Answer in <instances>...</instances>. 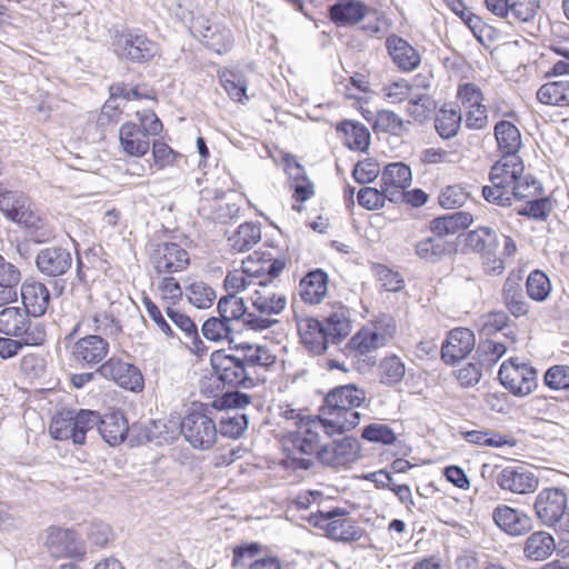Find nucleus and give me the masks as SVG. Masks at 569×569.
I'll use <instances>...</instances> for the list:
<instances>
[{"instance_id": "1", "label": "nucleus", "mask_w": 569, "mask_h": 569, "mask_svg": "<svg viewBox=\"0 0 569 569\" xmlns=\"http://www.w3.org/2000/svg\"><path fill=\"white\" fill-rule=\"evenodd\" d=\"M489 181L490 184L482 188V196L500 207H510L515 199L537 197L542 191L541 183L525 173V163L519 154L501 156L490 169Z\"/></svg>"}, {"instance_id": "2", "label": "nucleus", "mask_w": 569, "mask_h": 569, "mask_svg": "<svg viewBox=\"0 0 569 569\" xmlns=\"http://www.w3.org/2000/svg\"><path fill=\"white\" fill-rule=\"evenodd\" d=\"M322 433L331 437L339 432L330 431L326 421L320 416H315L300 420L298 429L284 437L283 445L295 468L308 470L315 465L323 447Z\"/></svg>"}, {"instance_id": "3", "label": "nucleus", "mask_w": 569, "mask_h": 569, "mask_svg": "<svg viewBox=\"0 0 569 569\" xmlns=\"http://www.w3.org/2000/svg\"><path fill=\"white\" fill-rule=\"evenodd\" d=\"M365 400V391L355 385L336 387L326 396L319 416L330 431L347 432L360 423L361 415L356 409Z\"/></svg>"}, {"instance_id": "4", "label": "nucleus", "mask_w": 569, "mask_h": 569, "mask_svg": "<svg viewBox=\"0 0 569 569\" xmlns=\"http://www.w3.org/2000/svg\"><path fill=\"white\" fill-rule=\"evenodd\" d=\"M0 332L23 338L24 345L41 346L46 341V326L40 320H32L29 313L18 307H8L0 311Z\"/></svg>"}, {"instance_id": "5", "label": "nucleus", "mask_w": 569, "mask_h": 569, "mask_svg": "<svg viewBox=\"0 0 569 569\" xmlns=\"http://www.w3.org/2000/svg\"><path fill=\"white\" fill-rule=\"evenodd\" d=\"M113 52L132 62H147L159 53V46L139 29L114 30L111 33Z\"/></svg>"}, {"instance_id": "6", "label": "nucleus", "mask_w": 569, "mask_h": 569, "mask_svg": "<svg viewBox=\"0 0 569 569\" xmlns=\"http://www.w3.org/2000/svg\"><path fill=\"white\" fill-rule=\"evenodd\" d=\"M256 318L267 320L268 326L263 330L278 323L274 316L280 315L287 307V297L271 281L260 280L254 284L251 292L247 296Z\"/></svg>"}, {"instance_id": "7", "label": "nucleus", "mask_w": 569, "mask_h": 569, "mask_svg": "<svg viewBox=\"0 0 569 569\" xmlns=\"http://www.w3.org/2000/svg\"><path fill=\"white\" fill-rule=\"evenodd\" d=\"M396 332V325L391 317L382 318L368 323L360 329L349 341L348 347L356 355L363 356L386 346Z\"/></svg>"}, {"instance_id": "8", "label": "nucleus", "mask_w": 569, "mask_h": 569, "mask_svg": "<svg viewBox=\"0 0 569 569\" xmlns=\"http://www.w3.org/2000/svg\"><path fill=\"white\" fill-rule=\"evenodd\" d=\"M311 521L316 527L325 529L329 538L337 541H358L363 533L356 520L348 517L346 510L341 508L320 511L311 517Z\"/></svg>"}, {"instance_id": "9", "label": "nucleus", "mask_w": 569, "mask_h": 569, "mask_svg": "<svg viewBox=\"0 0 569 569\" xmlns=\"http://www.w3.org/2000/svg\"><path fill=\"white\" fill-rule=\"evenodd\" d=\"M180 430L186 441L198 450H209L218 439L216 422L200 410H193L183 417Z\"/></svg>"}, {"instance_id": "10", "label": "nucleus", "mask_w": 569, "mask_h": 569, "mask_svg": "<svg viewBox=\"0 0 569 569\" xmlns=\"http://www.w3.org/2000/svg\"><path fill=\"white\" fill-rule=\"evenodd\" d=\"M501 385L513 396L526 397L538 386V372L536 368L519 362L518 359L505 361L498 372Z\"/></svg>"}, {"instance_id": "11", "label": "nucleus", "mask_w": 569, "mask_h": 569, "mask_svg": "<svg viewBox=\"0 0 569 569\" xmlns=\"http://www.w3.org/2000/svg\"><path fill=\"white\" fill-rule=\"evenodd\" d=\"M210 362L219 380L230 387L252 388V377H249L238 353L228 355L224 350L211 352Z\"/></svg>"}, {"instance_id": "12", "label": "nucleus", "mask_w": 569, "mask_h": 569, "mask_svg": "<svg viewBox=\"0 0 569 569\" xmlns=\"http://www.w3.org/2000/svg\"><path fill=\"white\" fill-rule=\"evenodd\" d=\"M533 509L541 525L555 527L562 520L568 509L567 495L560 488H545L537 495Z\"/></svg>"}, {"instance_id": "13", "label": "nucleus", "mask_w": 569, "mask_h": 569, "mask_svg": "<svg viewBox=\"0 0 569 569\" xmlns=\"http://www.w3.org/2000/svg\"><path fill=\"white\" fill-rule=\"evenodd\" d=\"M109 349L110 345L107 338L91 333L73 341L70 347V357L81 368H92L101 365L108 356Z\"/></svg>"}, {"instance_id": "14", "label": "nucleus", "mask_w": 569, "mask_h": 569, "mask_svg": "<svg viewBox=\"0 0 569 569\" xmlns=\"http://www.w3.org/2000/svg\"><path fill=\"white\" fill-rule=\"evenodd\" d=\"M97 373L126 390L139 392L143 389V377L140 370L118 357H111L101 363Z\"/></svg>"}, {"instance_id": "15", "label": "nucleus", "mask_w": 569, "mask_h": 569, "mask_svg": "<svg viewBox=\"0 0 569 569\" xmlns=\"http://www.w3.org/2000/svg\"><path fill=\"white\" fill-rule=\"evenodd\" d=\"M360 458V443L353 437H345L340 440L323 445L319 452L318 461L323 466L342 469Z\"/></svg>"}, {"instance_id": "16", "label": "nucleus", "mask_w": 569, "mask_h": 569, "mask_svg": "<svg viewBox=\"0 0 569 569\" xmlns=\"http://www.w3.org/2000/svg\"><path fill=\"white\" fill-rule=\"evenodd\" d=\"M151 263L158 273L181 272L189 266L190 257L180 244L162 242L154 248Z\"/></svg>"}, {"instance_id": "17", "label": "nucleus", "mask_w": 569, "mask_h": 569, "mask_svg": "<svg viewBox=\"0 0 569 569\" xmlns=\"http://www.w3.org/2000/svg\"><path fill=\"white\" fill-rule=\"evenodd\" d=\"M46 547L54 558L70 557L81 559L86 553L82 541L69 529L49 528Z\"/></svg>"}, {"instance_id": "18", "label": "nucleus", "mask_w": 569, "mask_h": 569, "mask_svg": "<svg viewBox=\"0 0 569 569\" xmlns=\"http://www.w3.org/2000/svg\"><path fill=\"white\" fill-rule=\"evenodd\" d=\"M218 312L223 319L232 325V321L240 320L243 326L250 330L262 331L268 326V321L256 318V312L248 310L243 298L234 295H227L220 298L218 302Z\"/></svg>"}, {"instance_id": "19", "label": "nucleus", "mask_w": 569, "mask_h": 569, "mask_svg": "<svg viewBox=\"0 0 569 569\" xmlns=\"http://www.w3.org/2000/svg\"><path fill=\"white\" fill-rule=\"evenodd\" d=\"M191 29L207 48L219 54L228 52L232 47L231 31L223 26L211 24L206 18L196 19Z\"/></svg>"}, {"instance_id": "20", "label": "nucleus", "mask_w": 569, "mask_h": 569, "mask_svg": "<svg viewBox=\"0 0 569 569\" xmlns=\"http://www.w3.org/2000/svg\"><path fill=\"white\" fill-rule=\"evenodd\" d=\"M82 327L100 336H116L121 331L119 321L111 312L107 310H87L64 340L72 341Z\"/></svg>"}, {"instance_id": "21", "label": "nucleus", "mask_w": 569, "mask_h": 569, "mask_svg": "<svg viewBox=\"0 0 569 569\" xmlns=\"http://www.w3.org/2000/svg\"><path fill=\"white\" fill-rule=\"evenodd\" d=\"M236 351L249 377H252L253 385L260 380L261 371H264L276 361V356L264 346L244 342L237 345Z\"/></svg>"}, {"instance_id": "22", "label": "nucleus", "mask_w": 569, "mask_h": 569, "mask_svg": "<svg viewBox=\"0 0 569 569\" xmlns=\"http://www.w3.org/2000/svg\"><path fill=\"white\" fill-rule=\"evenodd\" d=\"M496 482L502 490L517 495L531 493L539 486V479L521 466L503 468L498 472Z\"/></svg>"}, {"instance_id": "23", "label": "nucleus", "mask_w": 569, "mask_h": 569, "mask_svg": "<svg viewBox=\"0 0 569 569\" xmlns=\"http://www.w3.org/2000/svg\"><path fill=\"white\" fill-rule=\"evenodd\" d=\"M411 181V169L403 162L389 163L381 173V189L387 192V198L391 202L400 201L401 190L408 188Z\"/></svg>"}, {"instance_id": "24", "label": "nucleus", "mask_w": 569, "mask_h": 569, "mask_svg": "<svg viewBox=\"0 0 569 569\" xmlns=\"http://www.w3.org/2000/svg\"><path fill=\"white\" fill-rule=\"evenodd\" d=\"M38 270L48 277L64 274L72 264V257L68 249L53 246L41 249L36 257Z\"/></svg>"}, {"instance_id": "25", "label": "nucleus", "mask_w": 569, "mask_h": 569, "mask_svg": "<svg viewBox=\"0 0 569 569\" xmlns=\"http://www.w3.org/2000/svg\"><path fill=\"white\" fill-rule=\"evenodd\" d=\"M502 302L515 317H525L530 311V305L523 293L522 278L519 273L510 272L502 284Z\"/></svg>"}, {"instance_id": "26", "label": "nucleus", "mask_w": 569, "mask_h": 569, "mask_svg": "<svg viewBox=\"0 0 569 569\" xmlns=\"http://www.w3.org/2000/svg\"><path fill=\"white\" fill-rule=\"evenodd\" d=\"M495 523L510 536H522L532 529V519L528 515L502 505L492 512Z\"/></svg>"}, {"instance_id": "27", "label": "nucleus", "mask_w": 569, "mask_h": 569, "mask_svg": "<svg viewBox=\"0 0 569 569\" xmlns=\"http://www.w3.org/2000/svg\"><path fill=\"white\" fill-rule=\"evenodd\" d=\"M475 347V336L471 330L456 328L451 330L442 343L441 358L447 363L463 359Z\"/></svg>"}, {"instance_id": "28", "label": "nucleus", "mask_w": 569, "mask_h": 569, "mask_svg": "<svg viewBox=\"0 0 569 569\" xmlns=\"http://www.w3.org/2000/svg\"><path fill=\"white\" fill-rule=\"evenodd\" d=\"M166 313L173 325L183 333V338H180V340L183 341L189 351L199 358L206 356L208 348L199 337L194 322L188 316L174 310L170 306L166 308Z\"/></svg>"}, {"instance_id": "29", "label": "nucleus", "mask_w": 569, "mask_h": 569, "mask_svg": "<svg viewBox=\"0 0 569 569\" xmlns=\"http://www.w3.org/2000/svg\"><path fill=\"white\" fill-rule=\"evenodd\" d=\"M302 345L315 355L323 353L331 342L322 323L313 318H301L297 322Z\"/></svg>"}, {"instance_id": "30", "label": "nucleus", "mask_w": 569, "mask_h": 569, "mask_svg": "<svg viewBox=\"0 0 569 569\" xmlns=\"http://www.w3.org/2000/svg\"><path fill=\"white\" fill-rule=\"evenodd\" d=\"M121 150L131 157L141 158L150 148V138L144 134L141 127L136 122H124L119 129Z\"/></svg>"}, {"instance_id": "31", "label": "nucleus", "mask_w": 569, "mask_h": 569, "mask_svg": "<svg viewBox=\"0 0 569 569\" xmlns=\"http://www.w3.org/2000/svg\"><path fill=\"white\" fill-rule=\"evenodd\" d=\"M299 296L309 305H318L328 292V274L321 269L308 272L299 282Z\"/></svg>"}, {"instance_id": "32", "label": "nucleus", "mask_w": 569, "mask_h": 569, "mask_svg": "<svg viewBox=\"0 0 569 569\" xmlns=\"http://www.w3.org/2000/svg\"><path fill=\"white\" fill-rule=\"evenodd\" d=\"M97 430L107 443L117 446L124 441L129 427L123 413L113 411L102 418L99 416Z\"/></svg>"}, {"instance_id": "33", "label": "nucleus", "mask_w": 569, "mask_h": 569, "mask_svg": "<svg viewBox=\"0 0 569 569\" xmlns=\"http://www.w3.org/2000/svg\"><path fill=\"white\" fill-rule=\"evenodd\" d=\"M386 44L390 57L400 69L410 71L420 63L417 50L402 38L390 36L387 38Z\"/></svg>"}, {"instance_id": "34", "label": "nucleus", "mask_w": 569, "mask_h": 569, "mask_svg": "<svg viewBox=\"0 0 569 569\" xmlns=\"http://www.w3.org/2000/svg\"><path fill=\"white\" fill-rule=\"evenodd\" d=\"M21 297L24 309L34 317L44 315L50 301V292L41 282L23 283L21 287Z\"/></svg>"}, {"instance_id": "35", "label": "nucleus", "mask_w": 569, "mask_h": 569, "mask_svg": "<svg viewBox=\"0 0 569 569\" xmlns=\"http://www.w3.org/2000/svg\"><path fill=\"white\" fill-rule=\"evenodd\" d=\"M495 138L501 156L518 154L522 141L519 129L510 121L500 120L495 126Z\"/></svg>"}, {"instance_id": "36", "label": "nucleus", "mask_w": 569, "mask_h": 569, "mask_svg": "<svg viewBox=\"0 0 569 569\" xmlns=\"http://www.w3.org/2000/svg\"><path fill=\"white\" fill-rule=\"evenodd\" d=\"M20 270L0 254V307L17 299Z\"/></svg>"}, {"instance_id": "37", "label": "nucleus", "mask_w": 569, "mask_h": 569, "mask_svg": "<svg viewBox=\"0 0 569 569\" xmlns=\"http://www.w3.org/2000/svg\"><path fill=\"white\" fill-rule=\"evenodd\" d=\"M473 221L471 213L467 211H457L451 214H446L433 219L430 222L429 229L439 238L448 234H455L461 229L468 228Z\"/></svg>"}, {"instance_id": "38", "label": "nucleus", "mask_w": 569, "mask_h": 569, "mask_svg": "<svg viewBox=\"0 0 569 569\" xmlns=\"http://www.w3.org/2000/svg\"><path fill=\"white\" fill-rule=\"evenodd\" d=\"M555 549V538L549 532L540 530L527 538L523 553L530 560L542 561L551 556Z\"/></svg>"}, {"instance_id": "39", "label": "nucleus", "mask_w": 569, "mask_h": 569, "mask_svg": "<svg viewBox=\"0 0 569 569\" xmlns=\"http://www.w3.org/2000/svg\"><path fill=\"white\" fill-rule=\"evenodd\" d=\"M261 240L258 223L244 222L228 238V244L234 252H243L253 248Z\"/></svg>"}, {"instance_id": "40", "label": "nucleus", "mask_w": 569, "mask_h": 569, "mask_svg": "<svg viewBox=\"0 0 569 569\" xmlns=\"http://www.w3.org/2000/svg\"><path fill=\"white\" fill-rule=\"evenodd\" d=\"M321 323L326 329L331 343L338 342L340 339L347 337L351 331L349 312L342 306L335 308Z\"/></svg>"}, {"instance_id": "41", "label": "nucleus", "mask_w": 569, "mask_h": 569, "mask_svg": "<svg viewBox=\"0 0 569 569\" xmlns=\"http://www.w3.org/2000/svg\"><path fill=\"white\" fill-rule=\"evenodd\" d=\"M466 246L471 250L483 254L496 253L499 246L497 232L489 227H479L468 232Z\"/></svg>"}, {"instance_id": "42", "label": "nucleus", "mask_w": 569, "mask_h": 569, "mask_svg": "<svg viewBox=\"0 0 569 569\" xmlns=\"http://www.w3.org/2000/svg\"><path fill=\"white\" fill-rule=\"evenodd\" d=\"M367 8L357 0H341L330 9L331 19L341 24L359 22L366 16Z\"/></svg>"}, {"instance_id": "43", "label": "nucleus", "mask_w": 569, "mask_h": 569, "mask_svg": "<svg viewBox=\"0 0 569 569\" xmlns=\"http://www.w3.org/2000/svg\"><path fill=\"white\" fill-rule=\"evenodd\" d=\"M461 121V110L445 106L435 116V128L441 138L450 139L458 133Z\"/></svg>"}, {"instance_id": "44", "label": "nucleus", "mask_w": 569, "mask_h": 569, "mask_svg": "<svg viewBox=\"0 0 569 569\" xmlns=\"http://www.w3.org/2000/svg\"><path fill=\"white\" fill-rule=\"evenodd\" d=\"M337 130L345 133L349 149L366 151L369 148L370 132L362 123L346 120L338 124Z\"/></svg>"}, {"instance_id": "45", "label": "nucleus", "mask_w": 569, "mask_h": 569, "mask_svg": "<svg viewBox=\"0 0 569 569\" xmlns=\"http://www.w3.org/2000/svg\"><path fill=\"white\" fill-rule=\"evenodd\" d=\"M220 81L228 96L237 101L244 103L249 100L247 96L248 82L242 72L237 70H224L220 74Z\"/></svg>"}, {"instance_id": "46", "label": "nucleus", "mask_w": 569, "mask_h": 569, "mask_svg": "<svg viewBox=\"0 0 569 569\" xmlns=\"http://www.w3.org/2000/svg\"><path fill=\"white\" fill-rule=\"evenodd\" d=\"M201 332L208 341L223 343L232 341L233 328L221 316L210 317L203 322Z\"/></svg>"}, {"instance_id": "47", "label": "nucleus", "mask_w": 569, "mask_h": 569, "mask_svg": "<svg viewBox=\"0 0 569 569\" xmlns=\"http://www.w3.org/2000/svg\"><path fill=\"white\" fill-rule=\"evenodd\" d=\"M71 412L74 421L73 426H76L73 445L82 446L86 443L87 433L97 428L99 413L87 409L71 410Z\"/></svg>"}, {"instance_id": "48", "label": "nucleus", "mask_w": 569, "mask_h": 569, "mask_svg": "<svg viewBox=\"0 0 569 569\" xmlns=\"http://www.w3.org/2000/svg\"><path fill=\"white\" fill-rule=\"evenodd\" d=\"M406 367L397 356L383 358L378 366V378L386 386H395L403 379Z\"/></svg>"}, {"instance_id": "49", "label": "nucleus", "mask_w": 569, "mask_h": 569, "mask_svg": "<svg viewBox=\"0 0 569 569\" xmlns=\"http://www.w3.org/2000/svg\"><path fill=\"white\" fill-rule=\"evenodd\" d=\"M189 302L198 309L210 308L217 299V293L208 283L196 280L192 281L184 290Z\"/></svg>"}, {"instance_id": "50", "label": "nucleus", "mask_w": 569, "mask_h": 569, "mask_svg": "<svg viewBox=\"0 0 569 569\" xmlns=\"http://www.w3.org/2000/svg\"><path fill=\"white\" fill-rule=\"evenodd\" d=\"M528 297L537 302H543L551 292V282L548 276L541 270H533L526 280Z\"/></svg>"}, {"instance_id": "51", "label": "nucleus", "mask_w": 569, "mask_h": 569, "mask_svg": "<svg viewBox=\"0 0 569 569\" xmlns=\"http://www.w3.org/2000/svg\"><path fill=\"white\" fill-rule=\"evenodd\" d=\"M71 410L59 412L54 416L49 426L51 437L59 441L71 440L73 442V433L76 426Z\"/></svg>"}, {"instance_id": "52", "label": "nucleus", "mask_w": 569, "mask_h": 569, "mask_svg": "<svg viewBox=\"0 0 569 569\" xmlns=\"http://www.w3.org/2000/svg\"><path fill=\"white\" fill-rule=\"evenodd\" d=\"M28 200L22 192L0 191V210L9 220L13 221Z\"/></svg>"}, {"instance_id": "53", "label": "nucleus", "mask_w": 569, "mask_h": 569, "mask_svg": "<svg viewBox=\"0 0 569 569\" xmlns=\"http://www.w3.org/2000/svg\"><path fill=\"white\" fill-rule=\"evenodd\" d=\"M248 428V420L246 415L238 411L227 412L221 419L220 432L224 437L240 438Z\"/></svg>"}, {"instance_id": "54", "label": "nucleus", "mask_w": 569, "mask_h": 569, "mask_svg": "<svg viewBox=\"0 0 569 569\" xmlns=\"http://www.w3.org/2000/svg\"><path fill=\"white\" fill-rule=\"evenodd\" d=\"M538 0H510L509 22H529L538 10Z\"/></svg>"}, {"instance_id": "55", "label": "nucleus", "mask_w": 569, "mask_h": 569, "mask_svg": "<svg viewBox=\"0 0 569 569\" xmlns=\"http://www.w3.org/2000/svg\"><path fill=\"white\" fill-rule=\"evenodd\" d=\"M258 281L252 280L247 276V273L243 272L242 269L240 270H233L228 272V274L224 278V288L228 292V295H234L239 293L240 291H248V295L251 292L252 288H254V284H257Z\"/></svg>"}, {"instance_id": "56", "label": "nucleus", "mask_w": 569, "mask_h": 569, "mask_svg": "<svg viewBox=\"0 0 569 569\" xmlns=\"http://www.w3.org/2000/svg\"><path fill=\"white\" fill-rule=\"evenodd\" d=\"M457 98L461 109L479 107L483 104V93L476 83L466 82L458 87Z\"/></svg>"}, {"instance_id": "57", "label": "nucleus", "mask_w": 569, "mask_h": 569, "mask_svg": "<svg viewBox=\"0 0 569 569\" xmlns=\"http://www.w3.org/2000/svg\"><path fill=\"white\" fill-rule=\"evenodd\" d=\"M467 200L468 192L458 184L448 186L440 192L438 197L439 204L443 209H455L462 207Z\"/></svg>"}, {"instance_id": "58", "label": "nucleus", "mask_w": 569, "mask_h": 569, "mask_svg": "<svg viewBox=\"0 0 569 569\" xmlns=\"http://www.w3.org/2000/svg\"><path fill=\"white\" fill-rule=\"evenodd\" d=\"M543 381L552 390L569 389V367L565 365L550 367L545 373Z\"/></svg>"}, {"instance_id": "59", "label": "nucleus", "mask_w": 569, "mask_h": 569, "mask_svg": "<svg viewBox=\"0 0 569 569\" xmlns=\"http://www.w3.org/2000/svg\"><path fill=\"white\" fill-rule=\"evenodd\" d=\"M552 211V203L548 198H538L529 200L519 210V214L536 220H546Z\"/></svg>"}, {"instance_id": "60", "label": "nucleus", "mask_w": 569, "mask_h": 569, "mask_svg": "<svg viewBox=\"0 0 569 569\" xmlns=\"http://www.w3.org/2000/svg\"><path fill=\"white\" fill-rule=\"evenodd\" d=\"M507 351V347L499 341L487 339L478 346L477 353L481 362L489 365L497 362Z\"/></svg>"}, {"instance_id": "61", "label": "nucleus", "mask_w": 569, "mask_h": 569, "mask_svg": "<svg viewBox=\"0 0 569 569\" xmlns=\"http://www.w3.org/2000/svg\"><path fill=\"white\" fill-rule=\"evenodd\" d=\"M465 127L469 130H483L488 127V110L485 104L463 109Z\"/></svg>"}, {"instance_id": "62", "label": "nucleus", "mask_w": 569, "mask_h": 569, "mask_svg": "<svg viewBox=\"0 0 569 569\" xmlns=\"http://www.w3.org/2000/svg\"><path fill=\"white\" fill-rule=\"evenodd\" d=\"M387 192L370 187H363L358 192V202L368 210H376L385 206Z\"/></svg>"}, {"instance_id": "63", "label": "nucleus", "mask_w": 569, "mask_h": 569, "mask_svg": "<svg viewBox=\"0 0 569 569\" xmlns=\"http://www.w3.org/2000/svg\"><path fill=\"white\" fill-rule=\"evenodd\" d=\"M375 273L378 277L381 286L387 291L396 292L402 289L405 283L402 277L398 272L389 269L387 266L377 264L375 267Z\"/></svg>"}, {"instance_id": "64", "label": "nucleus", "mask_w": 569, "mask_h": 569, "mask_svg": "<svg viewBox=\"0 0 569 569\" xmlns=\"http://www.w3.org/2000/svg\"><path fill=\"white\" fill-rule=\"evenodd\" d=\"M362 438L371 442L393 443L396 436L393 431L382 423H371L363 428Z\"/></svg>"}]
</instances>
